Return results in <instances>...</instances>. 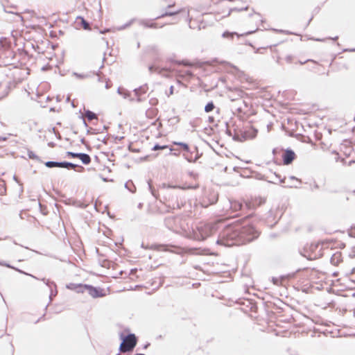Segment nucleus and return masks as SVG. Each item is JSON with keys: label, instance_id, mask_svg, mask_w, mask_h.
Masks as SVG:
<instances>
[{"label": "nucleus", "instance_id": "obj_1", "mask_svg": "<svg viewBox=\"0 0 355 355\" xmlns=\"http://www.w3.org/2000/svg\"><path fill=\"white\" fill-rule=\"evenodd\" d=\"M252 216L249 214L241 218L227 224L220 232L216 243L226 247L241 245L256 240L260 232L247 219Z\"/></svg>", "mask_w": 355, "mask_h": 355}, {"label": "nucleus", "instance_id": "obj_2", "mask_svg": "<svg viewBox=\"0 0 355 355\" xmlns=\"http://www.w3.org/2000/svg\"><path fill=\"white\" fill-rule=\"evenodd\" d=\"M66 288L69 290L73 291L77 293L87 292V293L93 298L103 297L106 295V293L103 288L90 284L69 283L66 285Z\"/></svg>", "mask_w": 355, "mask_h": 355}, {"label": "nucleus", "instance_id": "obj_3", "mask_svg": "<svg viewBox=\"0 0 355 355\" xmlns=\"http://www.w3.org/2000/svg\"><path fill=\"white\" fill-rule=\"evenodd\" d=\"M120 339L121 342L119 348V352H132L137 345V338L135 334L128 333V335H124L123 333H121Z\"/></svg>", "mask_w": 355, "mask_h": 355}, {"label": "nucleus", "instance_id": "obj_4", "mask_svg": "<svg viewBox=\"0 0 355 355\" xmlns=\"http://www.w3.org/2000/svg\"><path fill=\"white\" fill-rule=\"evenodd\" d=\"M258 130L253 126L246 125L243 130H234L233 139L236 141L243 142L248 139H252L257 137Z\"/></svg>", "mask_w": 355, "mask_h": 355}, {"label": "nucleus", "instance_id": "obj_5", "mask_svg": "<svg viewBox=\"0 0 355 355\" xmlns=\"http://www.w3.org/2000/svg\"><path fill=\"white\" fill-rule=\"evenodd\" d=\"M213 228L209 225H199L189 233V238L196 241H204L212 234Z\"/></svg>", "mask_w": 355, "mask_h": 355}, {"label": "nucleus", "instance_id": "obj_6", "mask_svg": "<svg viewBox=\"0 0 355 355\" xmlns=\"http://www.w3.org/2000/svg\"><path fill=\"white\" fill-rule=\"evenodd\" d=\"M168 200L171 202L168 207L173 209H180L183 206V200L179 193L173 192L169 193Z\"/></svg>", "mask_w": 355, "mask_h": 355}, {"label": "nucleus", "instance_id": "obj_7", "mask_svg": "<svg viewBox=\"0 0 355 355\" xmlns=\"http://www.w3.org/2000/svg\"><path fill=\"white\" fill-rule=\"evenodd\" d=\"M282 157L283 164L284 165H289L296 159L297 156L293 150L287 148L284 150Z\"/></svg>", "mask_w": 355, "mask_h": 355}, {"label": "nucleus", "instance_id": "obj_8", "mask_svg": "<svg viewBox=\"0 0 355 355\" xmlns=\"http://www.w3.org/2000/svg\"><path fill=\"white\" fill-rule=\"evenodd\" d=\"M42 280L50 288L49 302H51L52 301L53 297H55L58 293L56 289V284L54 282H52L49 279H46L45 278H43Z\"/></svg>", "mask_w": 355, "mask_h": 355}, {"label": "nucleus", "instance_id": "obj_9", "mask_svg": "<svg viewBox=\"0 0 355 355\" xmlns=\"http://www.w3.org/2000/svg\"><path fill=\"white\" fill-rule=\"evenodd\" d=\"M231 207L232 209L235 211H244L245 209H248L250 208L249 203L246 202H237L234 201L233 202H231Z\"/></svg>", "mask_w": 355, "mask_h": 355}, {"label": "nucleus", "instance_id": "obj_10", "mask_svg": "<svg viewBox=\"0 0 355 355\" xmlns=\"http://www.w3.org/2000/svg\"><path fill=\"white\" fill-rule=\"evenodd\" d=\"M59 168H65L67 169L73 168L74 170H76V168H80L79 171H81V172L83 171L85 169L84 167L80 165L73 164L72 162H67V161L60 162Z\"/></svg>", "mask_w": 355, "mask_h": 355}, {"label": "nucleus", "instance_id": "obj_11", "mask_svg": "<svg viewBox=\"0 0 355 355\" xmlns=\"http://www.w3.org/2000/svg\"><path fill=\"white\" fill-rule=\"evenodd\" d=\"M342 261V254L340 252H336L332 254L330 262L334 266H338Z\"/></svg>", "mask_w": 355, "mask_h": 355}, {"label": "nucleus", "instance_id": "obj_12", "mask_svg": "<svg viewBox=\"0 0 355 355\" xmlns=\"http://www.w3.org/2000/svg\"><path fill=\"white\" fill-rule=\"evenodd\" d=\"M173 145L178 146L182 152H189V146L187 143L182 141H173Z\"/></svg>", "mask_w": 355, "mask_h": 355}, {"label": "nucleus", "instance_id": "obj_13", "mask_svg": "<svg viewBox=\"0 0 355 355\" xmlns=\"http://www.w3.org/2000/svg\"><path fill=\"white\" fill-rule=\"evenodd\" d=\"M293 181L299 182H300V180L297 178L296 177L291 175L288 178V181L286 182V184L284 185V187L288 188H298L297 185H295L293 183Z\"/></svg>", "mask_w": 355, "mask_h": 355}, {"label": "nucleus", "instance_id": "obj_14", "mask_svg": "<svg viewBox=\"0 0 355 355\" xmlns=\"http://www.w3.org/2000/svg\"><path fill=\"white\" fill-rule=\"evenodd\" d=\"M180 12H181V10H178L176 11H165L160 15L155 17L154 19H159L164 18V17H168V16H174V15L179 14Z\"/></svg>", "mask_w": 355, "mask_h": 355}, {"label": "nucleus", "instance_id": "obj_15", "mask_svg": "<svg viewBox=\"0 0 355 355\" xmlns=\"http://www.w3.org/2000/svg\"><path fill=\"white\" fill-rule=\"evenodd\" d=\"M82 162V163L85 165H88L91 162V157L90 156L85 153H80V157H78Z\"/></svg>", "mask_w": 355, "mask_h": 355}, {"label": "nucleus", "instance_id": "obj_16", "mask_svg": "<svg viewBox=\"0 0 355 355\" xmlns=\"http://www.w3.org/2000/svg\"><path fill=\"white\" fill-rule=\"evenodd\" d=\"M148 89V85L147 84H145L144 85H141L137 88H135L133 92L136 96H140L143 94L146 93Z\"/></svg>", "mask_w": 355, "mask_h": 355}, {"label": "nucleus", "instance_id": "obj_17", "mask_svg": "<svg viewBox=\"0 0 355 355\" xmlns=\"http://www.w3.org/2000/svg\"><path fill=\"white\" fill-rule=\"evenodd\" d=\"M202 155V153H199V152H196V155L194 157H188V155H184V159L189 162H191V163H195L196 162L199 158Z\"/></svg>", "mask_w": 355, "mask_h": 355}, {"label": "nucleus", "instance_id": "obj_18", "mask_svg": "<svg viewBox=\"0 0 355 355\" xmlns=\"http://www.w3.org/2000/svg\"><path fill=\"white\" fill-rule=\"evenodd\" d=\"M84 111H85V114L89 121H92L93 119H98L97 114L96 113H94V112H92L89 110H86V109H85Z\"/></svg>", "mask_w": 355, "mask_h": 355}, {"label": "nucleus", "instance_id": "obj_19", "mask_svg": "<svg viewBox=\"0 0 355 355\" xmlns=\"http://www.w3.org/2000/svg\"><path fill=\"white\" fill-rule=\"evenodd\" d=\"M125 188L127 189L130 192L135 193L136 191V187L132 180H128L125 183Z\"/></svg>", "mask_w": 355, "mask_h": 355}, {"label": "nucleus", "instance_id": "obj_20", "mask_svg": "<svg viewBox=\"0 0 355 355\" xmlns=\"http://www.w3.org/2000/svg\"><path fill=\"white\" fill-rule=\"evenodd\" d=\"M77 19H80V24L85 30H89V22L83 17H78Z\"/></svg>", "mask_w": 355, "mask_h": 355}, {"label": "nucleus", "instance_id": "obj_21", "mask_svg": "<svg viewBox=\"0 0 355 355\" xmlns=\"http://www.w3.org/2000/svg\"><path fill=\"white\" fill-rule=\"evenodd\" d=\"M137 19L135 18H132L129 21H128L127 23L124 24L123 25H121L119 27L116 28V29L118 31H122V30H124L127 28H128L129 26H130L134 21H135Z\"/></svg>", "mask_w": 355, "mask_h": 355}, {"label": "nucleus", "instance_id": "obj_22", "mask_svg": "<svg viewBox=\"0 0 355 355\" xmlns=\"http://www.w3.org/2000/svg\"><path fill=\"white\" fill-rule=\"evenodd\" d=\"M27 155H28V157L29 159H35L40 162H42L40 157L39 156H37L33 151L28 150Z\"/></svg>", "mask_w": 355, "mask_h": 355}, {"label": "nucleus", "instance_id": "obj_23", "mask_svg": "<svg viewBox=\"0 0 355 355\" xmlns=\"http://www.w3.org/2000/svg\"><path fill=\"white\" fill-rule=\"evenodd\" d=\"M44 165L47 168H54V167H58L60 165V162L58 161H47L44 162Z\"/></svg>", "mask_w": 355, "mask_h": 355}, {"label": "nucleus", "instance_id": "obj_24", "mask_svg": "<svg viewBox=\"0 0 355 355\" xmlns=\"http://www.w3.org/2000/svg\"><path fill=\"white\" fill-rule=\"evenodd\" d=\"M215 108L213 101H209L205 106V112L207 113L211 112Z\"/></svg>", "mask_w": 355, "mask_h": 355}, {"label": "nucleus", "instance_id": "obj_25", "mask_svg": "<svg viewBox=\"0 0 355 355\" xmlns=\"http://www.w3.org/2000/svg\"><path fill=\"white\" fill-rule=\"evenodd\" d=\"M175 219V217L174 216H169V217H166L165 219H164V224L165 225L171 229V225H172V223L174 222Z\"/></svg>", "mask_w": 355, "mask_h": 355}, {"label": "nucleus", "instance_id": "obj_26", "mask_svg": "<svg viewBox=\"0 0 355 355\" xmlns=\"http://www.w3.org/2000/svg\"><path fill=\"white\" fill-rule=\"evenodd\" d=\"M248 6H246L245 7H243V8H237V7H234V8H232L229 10V12L227 14V16H230V14L232 12H241L243 10H247L248 9Z\"/></svg>", "mask_w": 355, "mask_h": 355}, {"label": "nucleus", "instance_id": "obj_27", "mask_svg": "<svg viewBox=\"0 0 355 355\" xmlns=\"http://www.w3.org/2000/svg\"><path fill=\"white\" fill-rule=\"evenodd\" d=\"M148 189L151 193V194L156 198L157 199L158 198V193L156 191V190L155 189V188L153 187V186L152 185V183H151V180H148Z\"/></svg>", "mask_w": 355, "mask_h": 355}, {"label": "nucleus", "instance_id": "obj_28", "mask_svg": "<svg viewBox=\"0 0 355 355\" xmlns=\"http://www.w3.org/2000/svg\"><path fill=\"white\" fill-rule=\"evenodd\" d=\"M153 20H155V19H150V20H148V19H139L138 21H139V25L143 26L145 28H150V21H153Z\"/></svg>", "mask_w": 355, "mask_h": 355}, {"label": "nucleus", "instance_id": "obj_29", "mask_svg": "<svg viewBox=\"0 0 355 355\" xmlns=\"http://www.w3.org/2000/svg\"><path fill=\"white\" fill-rule=\"evenodd\" d=\"M168 145H160L159 144H155L153 147L152 148V150L156 151L159 150H164L166 148H169Z\"/></svg>", "mask_w": 355, "mask_h": 355}, {"label": "nucleus", "instance_id": "obj_30", "mask_svg": "<svg viewBox=\"0 0 355 355\" xmlns=\"http://www.w3.org/2000/svg\"><path fill=\"white\" fill-rule=\"evenodd\" d=\"M117 93L119 94L123 95L124 98H128V96H130L129 92L127 90H125V89L121 88V87L118 88Z\"/></svg>", "mask_w": 355, "mask_h": 355}, {"label": "nucleus", "instance_id": "obj_31", "mask_svg": "<svg viewBox=\"0 0 355 355\" xmlns=\"http://www.w3.org/2000/svg\"><path fill=\"white\" fill-rule=\"evenodd\" d=\"M73 76H75L76 78H78L79 79L88 78L91 77V74H89V73H76V72L73 73Z\"/></svg>", "mask_w": 355, "mask_h": 355}, {"label": "nucleus", "instance_id": "obj_32", "mask_svg": "<svg viewBox=\"0 0 355 355\" xmlns=\"http://www.w3.org/2000/svg\"><path fill=\"white\" fill-rule=\"evenodd\" d=\"M80 153H74L71 151H67L66 152L67 157L69 158H78L80 157Z\"/></svg>", "mask_w": 355, "mask_h": 355}, {"label": "nucleus", "instance_id": "obj_33", "mask_svg": "<svg viewBox=\"0 0 355 355\" xmlns=\"http://www.w3.org/2000/svg\"><path fill=\"white\" fill-rule=\"evenodd\" d=\"M234 35H237V33L236 32H230L227 31L223 33L222 37L224 38H233Z\"/></svg>", "mask_w": 355, "mask_h": 355}, {"label": "nucleus", "instance_id": "obj_34", "mask_svg": "<svg viewBox=\"0 0 355 355\" xmlns=\"http://www.w3.org/2000/svg\"><path fill=\"white\" fill-rule=\"evenodd\" d=\"M274 175L275 176L276 179L278 180V181L280 182V183H284V184H286V177H284L283 178H281V175L277 173H274Z\"/></svg>", "mask_w": 355, "mask_h": 355}, {"label": "nucleus", "instance_id": "obj_35", "mask_svg": "<svg viewBox=\"0 0 355 355\" xmlns=\"http://www.w3.org/2000/svg\"><path fill=\"white\" fill-rule=\"evenodd\" d=\"M348 235L349 237L355 238V224L351 226L349 230H348Z\"/></svg>", "mask_w": 355, "mask_h": 355}, {"label": "nucleus", "instance_id": "obj_36", "mask_svg": "<svg viewBox=\"0 0 355 355\" xmlns=\"http://www.w3.org/2000/svg\"><path fill=\"white\" fill-rule=\"evenodd\" d=\"M168 61L171 62V63H173V64H175L178 65L185 64L184 60H175L172 58H170V59H168Z\"/></svg>", "mask_w": 355, "mask_h": 355}, {"label": "nucleus", "instance_id": "obj_37", "mask_svg": "<svg viewBox=\"0 0 355 355\" xmlns=\"http://www.w3.org/2000/svg\"><path fill=\"white\" fill-rule=\"evenodd\" d=\"M169 150H170L169 155H174L176 157L180 155V152H178L177 150H175L173 147L169 146Z\"/></svg>", "mask_w": 355, "mask_h": 355}, {"label": "nucleus", "instance_id": "obj_38", "mask_svg": "<svg viewBox=\"0 0 355 355\" xmlns=\"http://www.w3.org/2000/svg\"><path fill=\"white\" fill-rule=\"evenodd\" d=\"M13 180L20 186L19 192L23 193L24 189L22 187V183L19 180V179L17 178V177L15 175L13 176Z\"/></svg>", "mask_w": 355, "mask_h": 355}, {"label": "nucleus", "instance_id": "obj_39", "mask_svg": "<svg viewBox=\"0 0 355 355\" xmlns=\"http://www.w3.org/2000/svg\"><path fill=\"white\" fill-rule=\"evenodd\" d=\"M168 121H169L171 124L174 125V124L178 123L180 121V119H179V117H178V116H173V117L171 118V119L168 120Z\"/></svg>", "mask_w": 355, "mask_h": 355}, {"label": "nucleus", "instance_id": "obj_40", "mask_svg": "<svg viewBox=\"0 0 355 355\" xmlns=\"http://www.w3.org/2000/svg\"><path fill=\"white\" fill-rule=\"evenodd\" d=\"M6 189L5 187L4 183L1 182L0 183V195H3L6 193Z\"/></svg>", "mask_w": 355, "mask_h": 355}, {"label": "nucleus", "instance_id": "obj_41", "mask_svg": "<svg viewBox=\"0 0 355 355\" xmlns=\"http://www.w3.org/2000/svg\"><path fill=\"white\" fill-rule=\"evenodd\" d=\"M14 270H16V271H17V272H19V273H21V274H24V275H29V276H31V277H33V278H36V277H35V276H33V275L28 274V273H27V272H26L23 271L22 270H21V269L15 267Z\"/></svg>", "mask_w": 355, "mask_h": 355}, {"label": "nucleus", "instance_id": "obj_42", "mask_svg": "<svg viewBox=\"0 0 355 355\" xmlns=\"http://www.w3.org/2000/svg\"><path fill=\"white\" fill-rule=\"evenodd\" d=\"M149 103H150L151 105L155 106V105H157V103H158V100H157V98H150V100H149Z\"/></svg>", "mask_w": 355, "mask_h": 355}, {"label": "nucleus", "instance_id": "obj_43", "mask_svg": "<svg viewBox=\"0 0 355 355\" xmlns=\"http://www.w3.org/2000/svg\"><path fill=\"white\" fill-rule=\"evenodd\" d=\"M9 89H10V87L9 86H7L5 88V89L3 91V94L1 96H0V100L3 98L4 97H6L8 94Z\"/></svg>", "mask_w": 355, "mask_h": 355}, {"label": "nucleus", "instance_id": "obj_44", "mask_svg": "<svg viewBox=\"0 0 355 355\" xmlns=\"http://www.w3.org/2000/svg\"><path fill=\"white\" fill-rule=\"evenodd\" d=\"M98 130L94 129L93 130L92 128H89L87 129V135H89V134H98Z\"/></svg>", "mask_w": 355, "mask_h": 355}, {"label": "nucleus", "instance_id": "obj_45", "mask_svg": "<svg viewBox=\"0 0 355 355\" xmlns=\"http://www.w3.org/2000/svg\"><path fill=\"white\" fill-rule=\"evenodd\" d=\"M105 60V58L104 57L103 58V62H104V60ZM104 67V64L103 63L101 65V67H99V69H98L97 71H94L93 73V75H96V76H98L99 73H100V70Z\"/></svg>", "mask_w": 355, "mask_h": 355}, {"label": "nucleus", "instance_id": "obj_46", "mask_svg": "<svg viewBox=\"0 0 355 355\" xmlns=\"http://www.w3.org/2000/svg\"><path fill=\"white\" fill-rule=\"evenodd\" d=\"M194 153V151H192L191 148H189V152H183L182 156L184 158V155H190V157H193V155ZM189 157V156H188Z\"/></svg>", "mask_w": 355, "mask_h": 355}, {"label": "nucleus", "instance_id": "obj_47", "mask_svg": "<svg viewBox=\"0 0 355 355\" xmlns=\"http://www.w3.org/2000/svg\"><path fill=\"white\" fill-rule=\"evenodd\" d=\"M157 69H158L157 67H156L155 65L153 64H151V65H149L148 66V70L150 73H153V71H156Z\"/></svg>", "mask_w": 355, "mask_h": 355}, {"label": "nucleus", "instance_id": "obj_48", "mask_svg": "<svg viewBox=\"0 0 355 355\" xmlns=\"http://www.w3.org/2000/svg\"><path fill=\"white\" fill-rule=\"evenodd\" d=\"M236 111L238 114H245V112L243 111L242 107L241 106H239L238 107H236Z\"/></svg>", "mask_w": 355, "mask_h": 355}, {"label": "nucleus", "instance_id": "obj_49", "mask_svg": "<svg viewBox=\"0 0 355 355\" xmlns=\"http://www.w3.org/2000/svg\"><path fill=\"white\" fill-rule=\"evenodd\" d=\"M293 56L291 55H288L286 58H285V60L286 61L288 62V63H291L292 61H293Z\"/></svg>", "mask_w": 355, "mask_h": 355}, {"label": "nucleus", "instance_id": "obj_50", "mask_svg": "<svg viewBox=\"0 0 355 355\" xmlns=\"http://www.w3.org/2000/svg\"><path fill=\"white\" fill-rule=\"evenodd\" d=\"M173 91H174V87L173 85H171L170 87H169V92L168 93H166V95L168 96L172 95L173 94Z\"/></svg>", "mask_w": 355, "mask_h": 355}, {"label": "nucleus", "instance_id": "obj_51", "mask_svg": "<svg viewBox=\"0 0 355 355\" xmlns=\"http://www.w3.org/2000/svg\"><path fill=\"white\" fill-rule=\"evenodd\" d=\"M300 270H301V269H298V270H296V272H292V273H289V274H288V275H287V276H288L289 278H293V277L295 276L296 272H299V271H300Z\"/></svg>", "mask_w": 355, "mask_h": 355}, {"label": "nucleus", "instance_id": "obj_52", "mask_svg": "<svg viewBox=\"0 0 355 355\" xmlns=\"http://www.w3.org/2000/svg\"><path fill=\"white\" fill-rule=\"evenodd\" d=\"M52 130H53V132L55 133L56 137L58 139H61V135H60V134L59 132H56L55 128H53Z\"/></svg>", "mask_w": 355, "mask_h": 355}, {"label": "nucleus", "instance_id": "obj_53", "mask_svg": "<svg viewBox=\"0 0 355 355\" xmlns=\"http://www.w3.org/2000/svg\"><path fill=\"white\" fill-rule=\"evenodd\" d=\"M79 118H80V119H81L83 120V122L84 125H85V127H88V125H87V122H86V121H85V119L84 116L81 114V115H80V116H79Z\"/></svg>", "mask_w": 355, "mask_h": 355}, {"label": "nucleus", "instance_id": "obj_54", "mask_svg": "<svg viewBox=\"0 0 355 355\" xmlns=\"http://www.w3.org/2000/svg\"><path fill=\"white\" fill-rule=\"evenodd\" d=\"M112 86V84L110 83V79H107V80L106 81V83H105V88L106 89H110Z\"/></svg>", "mask_w": 355, "mask_h": 355}, {"label": "nucleus", "instance_id": "obj_55", "mask_svg": "<svg viewBox=\"0 0 355 355\" xmlns=\"http://www.w3.org/2000/svg\"><path fill=\"white\" fill-rule=\"evenodd\" d=\"M158 28L157 24L154 23V22H150V28Z\"/></svg>", "mask_w": 355, "mask_h": 355}, {"label": "nucleus", "instance_id": "obj_56", "mask_svg": "<svg viewBox=\"0 0 355 355\" xmlns=\"http://www.w3.org/2000/svg\"><path fill=\"white\" fill-rule=\"evenodd\" d=\"M343 52H355V48L354 49H344Z\"/></svg>", "mask_w": 355, "mask_h": 355}, {"label": "nucleus", "instance_id": "obj_57", "mask_svg": "<svg viewBox=\"0 0 355 355\" xmlns=\"http://www.w3.org/2000/svg\"><path fill=\"white\" fill-rule=\"evenodd\" d=\"M349 257L351 258L355 257V246L353 248L352 252L349 253Z\"/></svg>", "mask_w": 355, "mask_h": 355}, {"label": "nucleus", "instance_id": "obj_58", "mask_svg": "<svg viewBox=\"0 0 355 355\" xmlns=\"http://www.w3.org/2000/svg\"><path fill=\"white\" fill-rule=\"evenodd\" d=\"M270 30L274 31V32H275V33H283V32H284V30H282V29L271 28Z\"/></svg>", "mask_w": 355, "mask_h": 355}, {"label": "nucleus", "instance_id": "obj_59", "mask_svg": "<svg viewBox=\"0 0 355 355\" xmlns=\"http://www.w3.org/2000/svg\"><path fill=\"white\" fill-rule=\"evenodd\" d=\"M48 146L51 148H54L55 146V144L53 141H50L48 143Z\"/></svg>", "mask_w": 355, "mask_h": 355}, {"label": "nucleus", "instance_id": "obj_60", "mask_svg": "<svg viewBox=\"0 0 355 355\" xmlns=\"http://www.w3.org/2000/svg\"><path fill=\"white\" fill-rule=\"evenodd\" d=\"M102 180L103 182H113V180L112 179H108L107 178H103L102 177Z\"/></svg>", "mask_w": 355, "mask_h": 355}, {"label": "nucleus", "instance_id": "obj_61", "mask_svg": "<svg viewBox=\"0 0 355 355\" xmlns=\"http://www.w3.org/2000/svg\"><path fill=\"white\" fill-rule=\"evenodd\" d=\"M226 134L228 136H232L233 137L231 130L228 128H227V129H226Z\"/></svg>", "mask_w": 355, "mask_h": 355}, {"label": "nucleus", "instance_id": "obj_62", "mask_svg": "<svg viewBox=\"0 0 355 355\" xmlns=\"http://www.w3.org/2000/svg\"><path fill=\"white\" fill-rule=\"evenodd\" d=\"M150 345V343H148V342H147L146 344H144V346H143V349H147Z\"/></svg>", "mask_w": 355, "mask_h": 355}, {"label": "nucleus", "instance_id": "obj_63", "mask_svg": "<svg viewBox=\"0 0 355 355\" xmlns=\"http://www.w3.org/2000/svg\"><path fill=\"white\" fill-rule=\"evenodd\" d=\"M279 153V150H278V148H273V149H272V154H273L274 155H276L277 153Z\"/></svg>", "mask_w": 355, "mask_h": 355}, {"label": "nucleus", "instance_id": "obj_64", "mask_svg": "<svg viewBox=\"0 0 355 355\" xmlns=\"http://www.w3.org/2000/svg\"><path fill=\"white\" fill-rule=\"evenodd\" d=\"M208 121L209 123H213L214 121V116H209Z\"/></svg>", "mask_w": 355, "mask_h": 355}]
</instances>
